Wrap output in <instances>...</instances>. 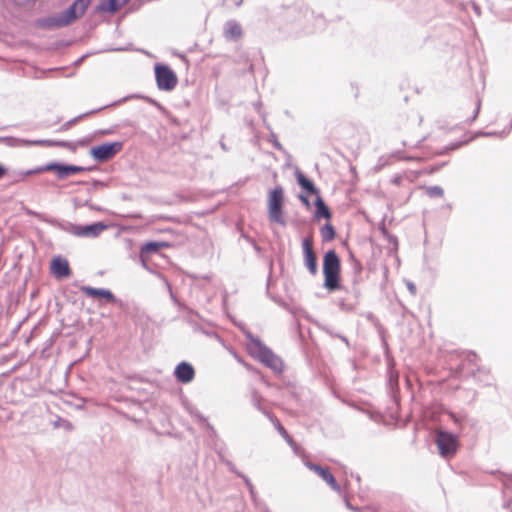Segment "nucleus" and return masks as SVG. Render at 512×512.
<instances>
[{
  "label": "nucleus",
  "instance_id": "nucleus-1",
  "mask_svg": "<svg viewBox=\"0 0 512 512\" xmlns=\"http://www.w3.org/2000/svg\"><path fill=\"white\" fill-rule=\"evenodd\" d=\"M449 133L450 130L441 127L430 129L420 118L418 120H412L406 125L403 144L404 146L416 147L428 140L432 143L443 142V145L434 151V154H443L449 149L456 148V145H453L452 142L445 139Z\"/></svg>",
  "mask_w": 512,
  "mask_h": 512
},
{
  "label": "nucleus",
  "instance_id": "nucleus-2",
  "mask_svg": "<svg viewBox=\"0 0 512 512\" xmlns=\"http://www.w3.org/2000/svg\"><path fill=\"white\" fill-rule=\"evenodd\" d=\"M91 0H76L68 9L60 15L44 18L38 21V26L45 29L60 28L71 24L77 18L84 15Z\"/></svg>",
  "mask_w": 512,
  "mask_h": 512
},
{
  "label": "nucleus",
  "instance_id": "nucleus-3",
  "mask_svg": "<svg viewBox=\"0 0 512 512\" xmlns=\"http://www.w3.org/2000/svg\"><path fill=\"white\" fill-rule=\"evenodd\" d=\"M340 271V259L337 253L334 250H329L325 253L323 259L324 284L329 291L339 289Z\"/></svg>",
  "mask_w": 512,
  "mask_h": 512
},
{
  "label": "nucleus",
  "instance_id": "nucleus-4",
  "mask_svg": "<svg viewBox=\"0 0 512 512\" xmlns=\"http://www.w3.org/2000/svg\"><path fill=\"white\" fill-rule=\"evenodd\" d=\"M284 191L281 186L275 187L269 192L267 206L269 220L282 226L286 224L283 215Z\"/></svg>",
  "mask_w": 512,
  "mask_h": 512
},
{
  "label": "nucleus",
  "instance_id": "nucleus-5",
  "mask_svg": "<svg viewBox=\"0 0 512 512\" xmlns=\"http://www.w3.org/2000/svg\"><path fill=\"white\" fill-rule=\"evenodd\" d=\"M435 443L444 458H452L459 448L457 436L443 430H436Z\"/></svg>",
  "mask_w": 512,
  "mask_h": 512
},
{
  "label": "nucleus",
  "instance_id": "nucleus-6",
  "mask_svg": "<svg viewBox=\"0 0 512 512\" xmlns=\"http://www.w3.org/2000/svg\"><path fill=\"white\" fill-rule=\"evenodd\" d=\"M155 76L160 90L171 91L178 83L175 72L167 65H156Z\"/></svg>",
  "mask_w": 512,
  "mask_h": 512
},
{
  "label": "nucleus",
  "instance_id": "nucleus-7",
  "mask_svg": "<svg viewBox=\"0 0 512 512\" xmlns=\"http://www.w3.org/2000/svg\"><path fill=\"white\" fill-rule=\"evenodd\" d=\"M82 170H83V168L79 167V166L50 163L45 166H41L34 170H30V171L26 172V175L40 174L43 172L54 171L57 173L59 178H64L69 175L77 174V173L81 172Z\"/></svg>",
  "mask_w": 512,
  "mask_h": 512
},
{
  "label": "nucleus",
  "instance_id": "nucleus-8",
  "mask_svg": "<svg viewBox=\"0 0 512 512\" xmlns=\"http://www.w3.org/2000/svg\"><path fill=\"white\" fill-rule=\"evenodd\" d=\"M122 147L123 145L121 142L104 143L93 146L90 150V154L95 160L104 162L119 153L122 150Z\"/></svg>",
  "mask_w": 512,
  "mask_h": 512
},
{
  "label": "nucleus",
  "instance_id": "nucleus-9",
  "mask_svg": "<svg viewBox=\"0 0 512 512\" xmlns=\"http://www.w3.org/2000/svg\"><path fill=\"white\" fill-rule=\"evenodd\" d=\"M475 356L472 354H461V353H451L449 355V364L451 365V373L454 377L459 376L462 372H464L468 365H470Z\"/></svg>",
  "mask_w": 512,
  "mask_h": 512
},
{
  "label": "nucleus",
  "instance_id": "nucleus-10",
  "mask_svg": "<svg viewBox=\"0 0 512 512\" xmlns=\"http://www.w3.org/2000/svg\"><path fill=\"white\" fill-rule=\"evenodd\" d=\"M480 107L481 102L478 98H473L466 101L465 103L462 104V106L459 109V118L464 123L473 122L479 114Z\"/></svg>",
  "mask_w": 512,
  "mask_h": 512
},
{
  "label": "nucleus",
  "instance_id": "nucleus-11",
  "mask_svg": "<svg viewBox=\"0 0 512 512\" xmlns=\"http://www.w3.org/2000/svg\"><path fill=\"white\" fill-rule=\"evenodd\" d=\"M304 264L312 275L318 271L317 257L313 250L312 237H306L302 241Z\"/></svg>",
  "mask_w": 512,
  "mask_h": 512
},
{
  "label": "nucleus",
  "instance_id": "nucleus-12",
  "mask_svg": "<svg viewBox=\"0 0 512 512\" xmlns=\"http://www.w3.org/2000/svg\"><path fill=\"white\" fill-rule=\"evenodd\" d=\"M258 358L275 372L280 373L283 371V362L267 347L262 345L258 347Z\"/></svg>",
  "mask_w": 512,
  "mask_h": 512
},
{
  "label": "nucleus",
  "instance_id": "nucleus-13",
  "mask_svg": "<svg viewBox=\"0 0 512 512\" xmlns=\"http://www.w3.org/2000/svg\"><path fill=\"white\" fill-rule=\"evenodd\" d=\"M106 228L107 225L101 222L87 226L76 225L72 227V233L78 237L95 238L98 237Z\"/></svg>",
  "mask_w": 512,
  "mask_h": 512
},
{
  "label": "nucleus",
  "instance_id": "nucleus-14",
  "mask_svg": "<svg viewBox=\"0 0 512 512\" xmlns=\"http://www.w3.org/2000/svg\"><path fill=\"white\" fill-rule=\"evenodd\" d=\"M51 273L57 279L67 278L71 275L69 262L62 257H54L50 264Z\"/></svg>",
  "mask_w": 512,
  "mask_h": 512
},
{
  "label": "nucleus",
  "instance_id": "nucleus-15",
  "mask_svg": "<svg viewBox=\"0 0 512 512\" xmlns=\"http://www.w3.org/2000/svg\"><path fill=\"white\" fill-rule=\"evenodd\" d=\"M307 467L321 477L333 490L339 491V486L329 468L313 463H308Z\"/></svg>",
  "mask_w": 512,
  "mask_h": 512
},
{
  "label": "nucleus",
  "instance_id": "nucleus-16",
  "mask_svg": "<svg viewBox=\"0 0 512 512\" xmlns=\"http://www.w3.org/2000/svg\"><path fill=\"white\" fill-rule=\"evenodd\" d=\"M175 376L178 381L182 383H189L194 379L195 371L192 365L182 362L176 367Z\"/></svg>",
  "mask_w": 512,
  "mask_h": 512
},
{
  "label": "nucleus",
  "instance_id": "nucleus-17",
  "mask_svg": "<svg viewBox=\"0 0 512 512\" xmlns=\"http://www.w3.org/2000/svg\"><path fill=\"white\" fill-rule=\"evenodd\" d=\"M130 0H103L97 6L100 13L114 14L125 6Z\"/></svg>",
  "mask_w": 512,
  "mask_h": 512
},
{
  "label": "nucleus",
  "instance_id": "nucleus-18",
  "mask_svg": "<svg viewBox=\"0 0 512 512\" xmlns=\"http://www.w3.org/2000/svg\"><path fill=\"white\" fill-rule=\"evenodd\" d=\"M81 291L83 292V294H85L88 297L103 298L106 301L111 302V303H114L116 300L113 293L106 289H98V288H93L90 286H83L81 288Z\"/></svg>",
  "mask_w": 512,
  "mask_h": 512
},
{
  "label": "nucleus",
  "instance_id": "nucleus-19",
  "mask_svg": "<svg viewBox=\"0 0 512 512\" xmlns=\"http://www.w3.org/2000/svg\"><path fill=\"white\" fill-rule=\"evenodd\" d=\"M242 27L238 22L229 21L224 28V36L228 40H238L242 36Z\"/></svg>",
  "mask_w": 512,
  "mask_h": 512
},
{
  "label": "nucleus",
  "instance_id": "nucleus-20",
  "mask_svg": "<svg viewBox=\"0 0 512 512\" xmlns=\"http://www.w3.org/2000/svg\"><path fill=\"white\" fill-rule=\"evenodd\" d=\"M169 245L166 242H148L141 248L140 257L143 262L145 258L150 254L157 252L161 248H167Z\"/></svg>",
  "mask_w": 512,
  "mask_h": 512
},
{
  "label": "nucleus",
  "instance_id": "nucleus-21",
  "mask_svg": "<svg viewBox=\"0 0 512 512\" xmlns=\"http://www.w3.org/2000/svg\"><path fill=\"white\" fill-rule=\"evenodd\" d=\"M296 178H297L298 184L304 190H306L308 193H310V194H318V190L315 188L314 184L309 179H307L302 172L297 171L296 172Z\"/></svg>",
  "mask_w": 512,
  "mask_h": 512
},
{
  "label": "nucleus",
  "instance_id": "nucleus-22",
  "mask_svg": "<svg viewBox=\"0 0 512 512\" xmlns=\"http://www.w3.org/2000/svg\"><path fill=\"white\" fill-rule=\"evenodd\" d=\"M315 205H316V217H318V218L323 217L326 219L331 218V212H330L329 208L325 205V203L323 202L321 197H319V196L317 197Z\"/></svg>",
  "mask_w": 512,
  "mask_h": 512
},
{
  "label": "nucleus",
  "instance_id": "nucleus-23",
  "mask_svg": "<svg viewBox=\"0 0 512 512\" xmlns=\"http://www.w3.org/2000/svg\"><path fill=\"white\" fill-rule=\"evenodd\" d=\"M396 157L398 160H405V161H425L427 159L426 156L422 155V154H419V153H414V154H406V153H400L398 152L396 154Z\"/></svg>",
  "mask_w": 512,
  "mask_h": 512
},
{
  "label": "nucleus",
  "instance_id": "nucleus-24",
  "mask_svg": "<svg viewBox=\"0 0 512 512\" xmlns=\"http://www.w3.org/2000/svg\"><path fill=\"white\" fill-rule=\"evenodd\" d=\"M271 421L272 423L274 424L275 428L277 429V431L280 433V435L289 443V444H292L293 440L291 438V436L288 434V432L286 431V429L283 427V425L281 424V422L275 418V417H271Z\"/></svg>",
  "mask_w": 512,
  "mask_h": 512
},
{
  "label": "nucleus",
  "instance_id": "nucleus-25",
  "mask_svg": "<svg viewBox=\"0 0 512 512\" xmlns=\"http://www.w3.org/2000/svg\"><path fill=\"white\" fill-rule=\"evenodd\" d=\"M321 236L324 241H331L335 238V230L334 227L327 223L321 228Z\"/></svg>",
  "mask_w": 512,
  "mask_h": 512
},
{
  "label": "nucleus",
  "instance_id": "nucleus-26",
  "mask_svg": "<svg viewBox=\"0 0 512 512\" xmlns=\"http://www.w3.org/2000/svg\"><path fill=\"white\" fill-rule=\"evenodd\" d=\"M425 190V193L429 197H442L444 195V191L439 186H430V187H422Z\"/></svg>",
  "mask_w": 512,
  "mask_h": 512
},
{
  "label": "nucleus",
  "instance_id": "nucleus-27",
  "mask_svg": "<svg viewBox=\"0 0 512 512\" xmlns=\"http://www.w3.org/2000/svg\"><path fill=\"white\" fill-rule=\"evenodd\" d=\"M437 170H438L437 167H432V168H429V169L425 168V169H423V170H421L419 172H415V173H413V178H411V181H413L415 178H417L421 174H432V173H434Z\"/></svg>",
  "mask_w": 512,
  "mask_h": 512
},
{
  "label": "nucleus",
  "instance_id": "nucleus-28",
  "mask_svg": "<svg viewBox=\"0 0 512 512\" xmlns=\"http://www.w3.org/2000/svg\"><path fill=\"white\" fill-rule=\"evenodd\" d=\"M403 181V176L402 175H396L392 180L391 182L396 185V186H400L401 183Z\"/></svg>",
  "mask_w": 512,
  "mask_h": 512
},
{
  "label": "nucleus",
  "instance_id": "nucleus-29",
  "mask_svg": "<svg viewBox=\"0 0 512 512\" xmlns=\"http://www.w3.org/2000/svg\"><path fill=\"white\" fill-rule=\"evenodd\" d=\"M35 144L51 146L53 144V142L48 141V140H39V141H36Z\"/></svg>",
  "mask_w": 512,
  "mask_h": 512
},
{
  "label": "nucleus",
  "instance_id": "nucleus-30",
  "mask_svg": "<svg viewBox=\"0 0 512 512\" xmlns=\"http://www.w3.org/2000/svg\"><path fill=\"white\" fill-rule=\"evenodd\" d=\"M7 173L6 168H4L2 165H0V179L4 177Z\"/></svg>",
  "mask_w": 512,
  "mask_h": 512
},
{
  "label": "nucleus",
  "instance_id": "nucleus-31",
  "mask_svg": "<svg viewBox=\"0 0 512 512\" xmlns=\"http://www.w3.org/2000/svg\"><path fill=\"white\" fill-rule=\"evenodd\" d=\"M300 200H301L304 204L309 205L308 199H307L305 196H300Z\"/></svg>",
  "mask_w": 512,
  "mask_h": 512
},
{
  "label": "nucleus",
  "instance_id": "nucleus-32",
  "mask_svg": "<svg viewBox=\"0 0 512 512\" xmlns=\"http://www.w3.org/2000/svg\"><path fill=\"white\" fill-rule=\"evenodd\" d=\"M451 418H452L455 422L457 421V419H456L455 415L451 414Z\"/></svg>",
  "mask_w": 512,
  "mask_h": 512
},
{
  "label": "nucleus",
  "instance_id": "nucleus-33",
  "mask_svg": "<svg viewBox=\"0 0 512 512\" xmlns=\"http://www.w3.org/2000/svg\"><path fill=\"white\" fill-rule=\"evenodd\" d=\"M410 290L414 292V287L412 285L409 286Z\"/></svg>",
  "mask_w": 512,
  "mask_h": 512
}]
</instances>
